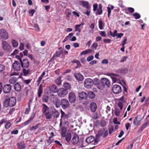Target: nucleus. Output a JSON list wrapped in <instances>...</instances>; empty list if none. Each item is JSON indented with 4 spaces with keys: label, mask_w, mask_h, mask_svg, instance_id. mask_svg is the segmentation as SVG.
Masks as SVG:
<instances>
[{
    "label": "nucleus",
    "mask_w": 149,
    "mask_h": 149,
    "mask_svg": "<svg viewBox=\"0 0 149 149\" xmlns=\"http://www.w3.org/2000/svg\"><path fill=\"white\" fill-rule=\"evenodd\" d=\"M149 125V120H147L145 123L143 124L142 126V127H143L144 129L147 127Z\"/></svg>",
    "instance_id": "nucleus-49"
},
{
    "label": "nucleus",
    "mask_w": 149,
    "mask_h": 149,
    "mask_svg": "<svg viewBox=\"0 0 149 149\" xmlns=\"http://www.w3.org/2000/svg\"><path fill=\"white\" fill-rule=\"evenodd\" d=\"M13 67L14 69L17 71H19L21 69V63L17 61H15L13 63Z\"/></svg>",
    "instance_id": "nucleus-14"
},
{
    "label": "nucleus",
    "mask_w": 149,
    "mask_h": 149,
    "mask_svg": "<svg viewBox=\"0 0 149 149\" xmlns=\"http://www.w3.org/2000/svg\"><path fill=\"white\" fill-rule=\"evenodd\" d=\"M63 86L64 87L66 88L67 91L68 90H70L71 88V86L70 84L68 83H65L64 84Z\"/></svg>",
    "instance_id": "nucleus-35"
},
{
    "label": "nucleus",
    "mask_w": 149,
    "mask_h": 149,
    "mask_svg": "<svg viewBox=\"0 0 149 149\" xmlns=\"http://www.w3.org/2000/svg\"><path fill=\"white\" fill-rule=\"evenodd\" d=\"M108 75L111 77L114 82H117L120 78V77L118 75L112 73H109Z\"/></svg>",
    "instance_id": "nucleus-11"
},
{
    "label": "nucleus",
    "mask_w": 149,
    "mask_h": 149,
    "mask_svg": "<svg viewBox=\"0 0 149 149\" xmlns=\"http://www.w3.org/2000/svg\"><path fill=\"white\" fill-rule=\"evenodd\" d=\"M118 106L120 108V110H122L123 108V103L121 102H119L118 103Z\"/></svg>",
    "instance_id": "nucleus-53"
},
{
    "label": "nucleus",
    "mask_w": 149,
    "mask_h": 149,
    "mask_svg": "<svg viewBox=\"0 0 149 149\" xmlns=\"http://www.w3.org/2000/svg\"><path fill=\"white\" fill-rule=\"evenodd\" d=\"M24 44L23 43H21L19 46V48L21 51L24 49Z\"/></svg>",
    "instance_id": "nucleus-63"
},
{
    "label": "nucleus",
    "mask_w": 149,
    "mask_h": 149,
    "mask_svg": "<svg viewBox=\"0 0 149 149\" xmlns=\"http://www.w3.org/2000/svg\"><path fill=\"white\" fill-rule=\"evenodd\" d=\"M42 93V86L41 85H40L38 90V97H40L41 96V94Z\"/></svg>",
    "instance_id": "nucleus-33"
},
{
    "label": "nucleus",
    "mask_w": 149,
    "mask_h": 149,
    "mask_svg": "<svg viewBox=\"0 0 149 149\" xmlns=\"http://www.w3.org/2000/svg\"><path fill=\"white\" fill-rule=\"evenodd\" d=\"M93 84V80L90 78L86 79L84 82V86L88 88H91Z\"/></svg>",
    "instance_id": "nucleus-6"
},
{
    "label": "nucleus",
    "mask_w": 149,
    "mask_h": 149,
    "mask_svg": "<svg viewBox=\"0 0 149 149\" xmlns=\"http://www.w3.org/2000/svg\"><path fill=\"white\" fill-rule=\"evenodd\" d=\"M42 112L43 114L49 111V108L45 104H42Z\"/></svg>",
    "instance_id": "nucleus-25"
},
{
    "label": "nucleus",
    "mask_w": 149,
    "mask_h": 149,
    "mask_svg": "<svg viewBox=\"0 0 149 149\" xmlns=\"http://www.w3.org/2000/svg\"><path fill=\"white\" fill-rule=\"evenodd\" d=\"M43 114L45 117L46 119H50L52 117V113L49 111H47V112L43 113Z\"/></svg>",
    "instance_id": "nucleus-23"
},
{
    "label": "nucleus",
    "mask_w": 149,
    "mask_h": 149,
    "mask_svg": "<svg viewBox=\"0 0 149 149\" xmlns=\"http://www.w3.org/2000/svg\"><path fill=\"white\" fill-rule=\"evenodd\" d=\"M68 100L70 102L74 103L76 100V97L75 94L73 92H70L68 94Z\"/></svg>",
    "instance_id": "nucleus-8"
},
{
    "label": "nucleus",
    "mask_w": 149,
    "mask_h": 149,
    "mask_svg": "<svg viewBox=\"0 0 149 149\" xmlns=\"http://www.w3.org/2000/svg\"><path fill=\"white\" fill-rule=\"evenodd\" d=\"M63 54L62 50L57 51L54 55L51 60H52L55 57H59L61 55Z\"/></svg>",
    "instance_id": "nucleus-24"
},
{
    "label": "nucleus",
    "mask_w": 149,
    "mask_h": 149,
    "mask_svg": "<svg viewBox=\"0 0 149 149\" xmlns=\"http://www.w3.org/2000/svg\"><path fill=\"white\" fill-rule=\"evenodd\" d=\"M31 122H32L29 119L24 123V126H25L28 125Z\"/></svg>",
    "instance_id": "nucleus-62"
},
{
    "label": "nucleus",
    "mask_w": 149,
    "mask_h": 149,
    "mask_svg": "<svg viewBox=\"0 0 149 149\" xmlns=\"http://www.w3.org/2000/svg\"><path fill=\"white\" fill-rule=\"evenodd\" d=\"M65 139L67 142H69L70 140L71 137V134L70 133H67L65 136Z\"/></svg>",
    "instance_id": "nucleus-28"
},
{
    "label": "nucleus",
    "mask_w": 149,
    "mask_h": 149,
    "mask_svg": "<svg viewBox=\"0 0 149 149\" xmlns=\"http://www.w3.org/2000/svg\"><path fill=\"white\" fill-rule=\"evenodd\" d=\"M108 131L104 128L99 130L97 134H96V137L98 138L100 136H102L103 137H106L108 135Z\"/></svg>",
    "instance_id": "nucleus-5"
},
{
    "label": "nucleus",
    "mask_w": 149,
    "mask_h": 149,
    "mask_svg": "<svg viewBox=\"0 0 149 149\" xmlns=\"http://www.w3.org/2000/svg\"><path fill=\"white\" fill-rule=\"evenodd\" d=\"M49 90L53 93H56L58 90L56 86L54 84H52L49 86Z\"/></svg>",
    "instance_id": "nucleus-17"
},
{
    "label": "nucleus",
    "mask_w": 149,
    "mask_h": 149,
    "mask_svg": "<svg viewBox=\"0 0 149 149\" xmlns=\"http://www.w3.org/2000/svg\"><path fill=\"white\" fill-rule=\"evenodd\" d=\"M23 72L24 75L26 76L30 73V70L29 69H24L23 70Z\"/></svg>",
    "instance_id": "nucleus-36"
},
{
    "label": "nucleus",
    "mask_w": 149,
    "mask_h": 149,
    "mask_svg": "<svg viewBox=\"0 0 149 149\" xmlns=\"http://www.w3.org/2000/svg\"><path fill=\"white\" fill-rule=\"evenodd\" d=\"M120 110V109H119L118 108H116L115 109L114 112L116 116H119Z\"/></svg>",
    "instance_id": "nucleus-44"
},
{
    "label": "nucleus",
    "mask_w": 149,
    "mask_h": 149,
    "mask_svg": "<svg viewBox=\"0 0 149 149\" xmlns=\"http://www.w3.org/2000/svg\"><path fill=\"white\" fill-rule=\"evenodd\" d=\"M11 123L10 122H7L5 125V127L6 129H8L11 126Z\"/></svg>",
    "instance_id": "nucleus-56"
},
{
    "label": "nucleus",
    "mask_w": 149,
    "mask_h": 149,
    "mask_svg": "<svg viewBox=\"0 0 149 149\" xmlns=\"http://www.w3.org/2000/svg\"><path fill=\"white\" fill-rule=\"evenodd\" d=\"M97 43L96 42H95L93 44L92 47L94 48L95 50H96L97 49Z\"/></svg>",
    "instance_id": "nucleus-55"
},
{
    "label": "nucleus",
    "mask_w": 149,
    "mask_h": 149,
    "mask_svg": "<svg viewBox=\"0 0 149 149\" xmlns=\"http://www.w3.org/2000/svg\"><path fill=\"white\" fill-rule=\"evenodd\" d=\"M14 88L16 91L19 92L21 89V86L18 83H17L14 85Z\"/></svg>",
    "instance_id": "nucleus-27"
},
{
    "label": "nucleus",
    "mask_w": 149,
    "mask_h": 149,
    "mask_svg": "<svg viewBox=\"0 0 149 149\" xmlns=\"http://www.w3.org/2000/svg\"><path fill=\"white\" fill-rule=\"evenodd\" d=\"M66 79L68 81H70L72 80L71 76L70 75H68L66 77Z\"/></svg>",
    "instance_id": "nucleus-64"
},
{
    "label": "nucleus",
    "mask_w": 149,
    "mask_h": 149,
    "mask_svg": "<svg viewBox=\"0 0 149 149\" xmlns=\"http://www.w3.org/2000/svg\"><path fill=\"white\" fill-rule=\"evenodd\" d=\"M133 15L134 17L136 19H138L140 17V15L138 13H134Z\"/></svg>",
    "instance_id": "nucleus-48"
},
{
    "label": "nucleus",
    "mask_w": 149,
    "mask_h": 149,
    "mask_svg": "<svg viewBox=\"0 0 149 149\" xmlns=\"http://www.w3.org/2000/svg\"><path fill=\"white\" fill-rule=\"evenodd\" d=\"M79 141V137L78 135L74 134L72 136L71 142L73 145L76 144Z\"/></svg>",
    "instance_id": "nucleus-12"
},
{
    "label": "nucleus",
    "mask_w": 149,
    "mask_h": 149,
    "mask_svg": "<svg viewBox=\"0 0 149 149\" xmlns=\"http://www.w3.org/2000/svg\"><path fill=\"white\" fill-rule=\"evenodd\" d=\"M140 120H138V117H136L134 118L133 121V124L134 125H139Z\"/></svg>",
    "instance_id": "nucleus-38"
},
{
    "label": "nucleus",
    "mask_w": 149,
    "mask_h": 149,
    "mask_svg": "<svg viewBox=\"0 0 149 149\" xmlns=\"http://www.w3.org/2000/svg\"><path fill=\"white\" fill-rule=\"evenodd\" d=\"M102 6L101 4H99L97 10V12L95 13V14L97 15H100L102 13Z\"/></svg>",
    "instance_id": "nucleus-22"
},
{
    "label": "nucleus",
    "mask_w": 149,
    "mask_h": 149,
    "mask_svg": "<svg viewBox=\"0 0 149 149\" xmlns=\"http://www.w3.org/2000/svg\"><path fill=\"white\" fill-rule=\"evenodd\" d=\"M5 69L4 66L2 64H0V72L3 71Z\"/></svg>",
    "instance_id": "nucleus-57"
},
{
    "label": "nucleus",
    "mask_w": 149,
    "mask_h": 149,
    "mask_svg": "<svg viewBox=\"0 0 149 149\" xmlns=\"http://www.w3.org/2000/svg\"><path fill=\"white\" fill-rule=\"evenodd\" d=\"M2 47L3 49L7 52H9L11 50V46L6 41L2 40Z\"/></svg>",
    "instance_id": "nucleus-2"
},
{
    "label": "nucleus",
    "mask_w": 149,
    "mask_h": 149,
    "mask_svg": "<svg viewBox=\"0 0 149 149\" xmlns=\"http://www.w3.org/2000/svg\"><path fill=\"white\" fill-rule=\"evenodd\" d=\"M99 140L97 138L95 139V137L92 136L88 137L86 139V142L88 143H92V144L95 145L97 144Z\"/></svg>",
    "instance_id": "nucleus-3"
},
{
    "label": "nucleus",
    "mask_w": 149,
    "mask_h": 149,
    "mask_svg": "<svg viewBox=\"0 0 149 149\" xmlns=\"http://www.w3.org/2000/svg\"><path fill=\"white\" fill-rule=\"evenodd\" d=\"M127 58V57L125 56L123 57L120 61V63H123L124 62L126 61V60Z\"/></svg>",
    "instance_id": "nucleus-52"
},
{
    "label": "nucleus",
    "mask_w": 149,
    "mask_h": 149,
    "mask_svg": "<svg viewBox=\"0 0 149 149\" xmlns=\"http://www.w3.org/2000/svg\"><path fill=\"white\" fill-rule=\"evenodd\" d=\"M82 3L84 6L85 7L87 8H89L90 6L89 5V3L86 1H83L82 2Z\"/></svg>",
    "instance_id": "nucleus-39"
},
{
    "label": "nucleus",
    "mask_w": 149,
    "mask_h": 149,
    "mask_svg": "<svg viewBox=\"0 0 149 149\" xmlns=\"http://www.w3.org/2000/svg\"><path fill=\"white\" fill-rule=\"evenodd\" d=\"M127 10V11L130 13H133L134 11V9L131 7H128Z\"/></svg>",
    "instance_id": "nucleus-51"
},
{
    "label": "nucleus",
    "mask_w": 149,
    "mask_h": 149,
    "mask_svg": "<svg viewBox=\"0 0 149 149\" xmlns=\"http://www.w3.org/2000/svg\"><path fill=\"white\" fill-rule=\"evenodd\" d=\"M61 107L63 109H65L69 107V103L67 100L65 99H62L61 100Z\"/></svg>",
    "instance_id": "nucleus-10"
},
{
    "label": "nucleus",
    "mask_w": 149,
    "mask_h": 149,
    "mask_svg": "<svg viewBox=\"0 0 149 149\" xmlns=\"http://www.w3.org/2000/svg\"><path fill=\"white\" fill-rule=\"evenodd\" d=\"M17 78L15 77H11L9 80V83L11 84H14L17 81Z\"/></svg>",
    "instance_id": "nucleus-29"
},
{
    "label": "nucleus",
    "mask_w": 149,
    "mask_h": 149,
    "mask_svg": "<svg viewBox=\"0 0 149 149\" xmlns=\"http://www.w3.org/2000/svg\"><path fill=\"white\" fill-rule=\"evenodd\" d=\"M11 89V86L10 84H7L5 85L3 88V90L4 93H9Z\"/></svg>",
    "instance_id": "nucleus-15"
},
{
    "label": "nucleus",
    "mask_w": 149,
    "mask_h": 149,
    "mask_svg": "<svg viewBox=\"0 0 149 149\" xmlns=\"http://www.w3.org/2000/svg\"><path fill=\"white\" fill-rule=\"evenodd\" d=\"M104 26V23L101 20L99 19V29L101 30H102L103 29Z\"/></svg>",
    "instance_id": "nucleus-37"
},
{
    "label": "nucleus",
    "mask_w": 149,
    "mask_h": 149,
    "mask_svg": "<svg viewBox=\"0 0 149 149\" xmlns=\"http://www.w3.org/2000/svg\"><path fill=\"white\" fill-rule=\"evenodd\" d=\"M97 87L99 89L102 90L103 89L104 86L102 82L101 81L97 84Z\"/></svg>",
    "instance_id": "nucleus-31"
},
{
    "label": "nucleus",
    "mask_w": 149,
    "mask_h": 149,
    "mask_svg": "<svg viewBox=\"0 0 149 149\" xmlns=\"http://www.w3.org/2000/svg\"><path fill=\"white\" fill-rule=\"evenodd\" d=\"M39 125V124H38L35 126H32L30 128V130H33L38 129Z\"/></svg>",
    "instance_id": "nucleus-46"
},
{
    "label": "nucleus",
    "mask_w": 149,
    "mask_h": 149,
    "mask_svg": "<svg viewBox=\"0 0 149 149\" xmlns=\"http://www.w3.org/2000/svg\"><path fill=\"white\" fill-rule=\"evenodd\" d=\"M101 63L102 64H107L108 63V61L107 59H104L102 60Z\"/></svg>",
    "instance_id": "nucleus-61"
},
{
    "label": "nucleus",
    "mask_w": 149,
    "mask_h": 149,
    "mask_svg": "<svg viewBox=\"0 0 149 149\" xmlns=\"http://www.w3.org/2000/svg\"><path fill=\"white\" fill-rule=\"evenodd\" d=\"M29 14L31 16H33V14L35 12V10L34 9L30 10L29 11Z\"/></svg>",
    "instance_id": "nucleus-60"
},
{
    "label": "nucleus",
    "mask_w": 149,
    "mask_h": 149,
    "mask_svg": "<svg viewBox=\"0 0 149 149\" xmlns=\"http://www.w3.org/2000/svg\"><path fill=\"white\" fill-rule=\"evenodd\" d=\"M92 51V50L90 49L86 50L83 51L81 53L80 55H85V54H88V53L91 52Z\"/></svg>",
    "instance_id": "nucleus-41"
},
{
    "label": "nucleus",
    "mask_w": 149,
    "mask_h": 149,
    "mask_svg": "<svg viewBox=\"0 0 149 149\" xmlns=\"http://www.w3.org/2000/svg\"><path fill=\"white\" fill-rule=\"evenodd\" d=\"M79 97L82 99H86L88 96L87 93L82 91L79 93Z\"/></svg>",
    "instance_id": "nucleus-18"
},
{
    "label": "nucleus",
    "mask_w": 149,
    "mask_h": 149,
    "mask_svg": "<svg viewBox=\"0 0 149 149\" xmlns=\"http://www.w3.org/2000/svg\"><path fill=\"white\" fill-rule=\"evenodd\" d=\"M0 33L1 38L4 40H6L8 38V34L6 30L1 29L0 30Z\"/></svg>",
    "instance_id": "nucleus-9"
},
{
    "label": "nucleus",
    "mask_w": 149,
    "mask_h": 149,
    "mask_svg": "<svg viewBox=\"0 0 149 149\" xmlns=\"http://www.w3.org/2000/svg\"><path fill=\"white\" fill-rule=\"evenodd\" d=\"M94 58L93 56H88L86 59L88 61H90L93 60Z\"/></svg>",
    "instance_id": "nucleus-58"
},
{
    "label": "nucleus",
    "mask_w": 149,
    "mask_h": 149,
    "mask_svg": "<svg viewBox=\"0 0 149 149\" xmlns=\"http://www.w3.org/2000/svg\"><path fill=\"white\" fill-rule=\"evenodd\" d=\"M54 102H53L54 103L56 107L58 108L61 105V101H60L59 100L56 99Z\"/></svg>",
    "instance_id": "nucleus-26"
},
{
    "label": "nucleus",
    "mask_w": 149,
    "mask_h": 149,
    "mask_svg": "<svg viewBox=\"0 0 149 149\" xmlns=\"http://www.w3.org/2000/svg\"><path fill=\"white\" fill-rule=\"evenodd\" d=\"M112 91L115 94H118L121 92V88L119 85H114L112 87Z\"/></svg>",
    "instance_id": "nucleus-7"
},
{
    "label": "nucleus",
    "mask_w": 149,
    "mask_h": 149,
    "mask_svg": "<svg viewBox=\"0 0 149 149\" xmlns=\"http://www.w3.org/2000/svg\"><path fill=\"white\" fill-rule=\"evenodd\" d=\"M55 83L58 85H60L61 84V78L60 77H58L55 80Z\"/></svg>",
    "instance_id": "nucleus-42"
},
{
    "label": "nucleus",
    "mask_w": 149,
    "mask_h": 149,
    "mask_svg": "<svg viewBox=\"0 0 149 149\" xmlns=\"http://www.w3.org/2000/svg\"><path fill=\"white\" fill-rule=\"evenodd\" d=\"M74 75L76 79L78 81H81L83 79V75L80 73H74Z\"/></svg>",
    "instance_id": "nucleus-20"
},
{
    "label": "nucleus",
    "mask_w": 149,
    "mask_h": 149,
    "mask_svg": "<svg viewBox=\"0 0 149 149\" xmlns=\"http://www.w3.org/2000/svg\"><path fill=\"white\" fill-rule=\"evenodd\" d=\"M111 41V40L110 39H105L103 40V42L105 43H109Z\"/></svg>",
    "instance_id": "nucleus-59"
},
{
    "label": "nucleus",
    "mask_w": 149,
    "mask_h": 149,
    "mask_svg": "<svg viewBox=\"0 0 149 149\" xmlns=\"http://www.w3.org/2000/svg\"><path fill=\"white\" fill-rule=\"evenodd\" d=\"M71 10L68 9H66L65 10V14L67 17H69L71 14Z\"/></svg>",
    "instance_id": "nucleus-45"
},
{
    "label": "nucleus",
    "mask_w": 149,
    "mask_h": 149,
    "mask_svg": "<svg viewBox=\"0 0 149 149\" xmlns=\"http://www.w3.org/2000/svg\"><path fill=\"white\" fill-rule=\"evenodd\" d=\"M127 38L126 37H124L123 40L122 42L121 45L122 46H124V45L127 43Z\"/></svg>",
    "instance_id": "nucleus-47"
},
{
    "label": "nucleus",
    "mask_w": 149,
    "mask_h": 149,
    "mask_svg": "<svg viewBox=\"0 0 149 149\" xmlns=\"http://www.w3.org/2000/svg\"><path fill=\"white\" fill-rule=\"evenodd\" d=\"M12 43L13 47H17L18 45V42L14 39L11 40Z\"/></svg>",
    "instance_id": "nucleus-32"
},
{
    "label": "nucleus",
    "mask_w": 149,
    "mask_h": 149,
    "mask_svg": "<svg viewBox=\"0 0 149 149\" xmlns=\"http://www.w3.org/2000/svg\"><path fill=\"white\" fill-rule=\"evenodd\" d=\"M20 63L23 68H27L29 65V62L26 59H24L22 61H21Z\"/></svg>",
    "instance_id": "nucleus-13"
},
{
    "label": "nucleus",
    "mask_w": 149,
    "mask_h": 149,
    "mask_svg": "<svg viewBox=\"0 0 149 149\" xmlns=\"http://www.w3.org/2000/svg\"><path fill=\"white\" fill-rule=\"evenodd\" d=\"M48 97L46 96H44L42 98V101L44 102H47L48 100Z\"/></svg>",
    "instance_id": "nucleus-54"
},
{
    "label": "nucleus",
    "mask_w": 149,
    "mask_h": 149,
    "mask_svg": "<svg viewBox=\"0 0 149 149\" xmlns=\"http://www.w3.org/2000/svg\"><path fill=\"white\" fill-rule=\"evenodd\" d=\"M35 114L34 113H33L31 114L30 116L29 119L32 122L33 121L35 117Z\"/></svg>",
    "instance_id": "nucleus-50"
},
{
    "label": "nucleus",
    "mask_w": 149,
    "mask_h": 149,
    "mask_svg": "<svg viewBox=\"0 0 149 149\" xmlns=\"http://www.w3.org/2000/svg\"><path fill=\"white\" fill-rule=\"evenodd\" d=\"M61 117L62 118L65 119H67L68 118V115L66 114L62 110H61Z\"/></svg>",
    "instance_id": "nucleus-30"
},
{
    "label": "nucleus",
    "mask_w": 149,
    "mask_h": 149,
    "mask_svg": "<svg viewBox=\"0 0 149 149\" xmlns=\"http://www.w3.org/2000/svg\"><path fill=\"white\" fill-rule=\"evenodd\" d=\"M101 81L103 85L104 86H106L108 87H109L110 85V81L106 78H103L102 79Z\"/></svg>",
    "instance_id": "nucleus-16"
},
{
    "label": "nucleus",
    "mask_w": 149,
    "mask_h": 149,
    "mask_svg": "<svg viewBox=\"0 0 149 149\" xmlns=\"http://www.w3.org/2000/svg\"><path fill=\"white\" fill-rule=\"evenodd\" d=\"M52 112V114L54 118H57L59 117L60 113L55 109H53Z\"/></svg>",
    "instance_id": "nucleus-21"
},
{
    "label": "nucleus",
    "mask_w": 149,
    "mask_h": 149,
    "mask_svg": "<svg viewBox=\"0 0 149 149\" xmlns=\"http://www.w3.org/2000/svg\"><path fill=\"white\" fill-rule=\"evenodd\" d=\"M88 95L90 98L91 99L94 98L95 96V94L93 92L91 91L88 92Z\"/></svg>",
    "instance_id": "nucleus-40"
},
{
    "label": "nucleus",
    "mask_w": 149,
    "mask_h": 149,
    "mask_svg": "<svg viewBox=\"0 0 149 149\" xmlns=\"http://www.w3.org/2000/svg\"><path fill=\"white\" fill-rule=\"evenodd\" d=\"M90 108L92 112H94L96 110L97 107L95 103L92 102L90 104Z\"/></svg>",
    "instance_id": "nucleus-19"
},
{
    "label": "nucleus",
    "mask_w": 149,
    "mask_h": 149,
    "mask_svg": "<svg viewBox=\"0 0 149 149\" xmlns=\"http://www.w3.org/2000/svg\"><path fill=\"white\" fill-rule=\"evenodd\" d=\"M58 96L60 97H64L68 93V91L66 89L61 88L58 89L57 92Z\"/></svg>",
    "instance_id": "nucleus-4"
},
{
    "label": "nucleus",
    "mask_w": 149,
    "mask_h": 149,
    "mask_svg": "<svg viewBox=\"0 0 149 149\" xmlns=\"http://www.w3.org/2000/svg\"><path fill=\"white\" fill-rule=\"evenodd\" d=\"M80 25H76L75 26V31H78L79 33L81 32V29L80 28Z\"/></svg>",
    "instance_id": "nucleus-43"
},
{
    "label": "nucleus",
    "mask_w": 149,
    "mask_h": 149,
    "mask_svg": "<svg viewBox=\"0 0 149 149\" xmlns=\"http://www.w3.org/2000/svg\"><path fill=\"white\" fill-rule=\"evenodd\" d=\"M18 146L19 149H24L25 148L24 143L23 142L18 143Z\"/></svg>",
    "instance_id": "nucleus-34"
},
{
    "label": "nucleus",
    "mask_w": 149,
    "mask_h": 149,
    "mask_svg": "<svg viewBox=\"0 0 149 149\" xmlns=\"http://www.w3.org/2000/svg\"><path fill=\"white\" fill-rule=\"evenodd\" d=\"M16 99L14 97H9L6 96L4 101L3 105L5 107H13L14 106L16 103Z\"/></svg>",
    "instance_id": "nucleus-1"
}]
</instances>
